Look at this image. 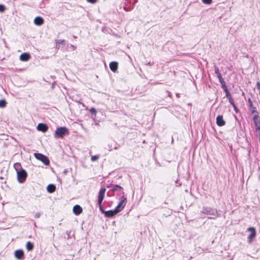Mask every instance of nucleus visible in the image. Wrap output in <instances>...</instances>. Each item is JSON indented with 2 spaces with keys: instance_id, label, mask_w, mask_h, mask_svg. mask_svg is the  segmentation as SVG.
Here are the masks:
<instances>
[{
  "instance_id": "nucleus-1",
  "label": "nucleus",
  "mask_w": 260,
  "mask_h": 260,
  "mask_svg": "<svg viewBox=\"0 0 260 260\" xmlns=\"http://www.w3.org/2000/svg\"><path fill=\"white\" fill-rule=\"evenodd\" d=\"M202 213L204 214L210 215L209 219H214L220 216L216 209L209 207H204L202 210Z\"/></svg>"
},
{
  "instance_id": "nucleus-2",
  "label": "nucleus",
  "mask_w": 260,
  "mask_h": 260,
  "mask_svg": "<svg viewBox=\"0 0 260 260\" xmlns=\"http://www.w3.org/2000/svg\"><path fill=\"white\" fill-rule=\"evenodd\" d=\"M69 134V131L66 127L62 126L57 127L54 133V137L56 138H62L64 136Z\"/></svg>"
},
{
  "instance_id": "nucleus-3",
  "label": "nucleus",
  "mask_w": 260,
  "mask_h": 260,
  "mask_svg": "<svg viewBox=\"0 0 260 260\" xmlns=\"http://www.w3.org/2000/svg\"><path fill=\"white\" fill-rule=\"evenodd\" d=\"M27 177V173L24 169H21L17 172V177L18 181L20 183H24Z\"/></svg>"
},
{
  "instance_id": "nucleus-4",
  "label": "nucleus",
  "mask_w": 260,
  "mask_h": 260,
  "mask_svg": "<svg viewBox=\"0 0 260 260\" xmlns=\"http://www.w3.org/2000/svg\"><path fill=\"white\" fill-rule=\"evenodd\" d=\"M34 156L36 159L41 161L44 165L48 166L50 164V160L46 155L42 153H35Z\"/></svg>"
},
{
  "instance_id": "nucleus-5",
  "label": "nucleus",
  "mask_w": 260,
  "mask_h": 260,
  "mask_svg": "<svg viewBox=\"0 0 260 260\" xmlns=\"http://www.w3.org/2000/svg\"><path fill=\"white\" fill-rule=\"evenodd\" d=\"M126 198L122 196L117 206L115 208L116 212L119 213L124 208L126 203Z\"/></svg>"
},
{
  "instance_id": "nucleus-6",
  "label": "nucleus",
  "mask_w": 260,
  "mask_h": 260,
  "mask_svg": "<svg viewBox=\"0 0 260 260\" xmlns=\"http://www.w3.org/2000/svg\"><path fill=\"white\" fill-rule=\"evenodd\" d=\"M106 191V189L105 188H101L100 190L99 195H98V205H100L102 204V202L104 198V196Z\"/></svg>"
},
{
  "instance_id": "nucleus-7",
  "label": "nucleus",
  "mask_w": 260,
  "mask_h": 260,
  "mask_svg": "<svg viewBox=\"0 0 260 260\" xmlns=\"http://www.w3.org/2000/svg\"><path fill=\"white\" fill-rule=\"evenodd\" d=\"M253 120L256 131H260V117L257 113L253 117Z\"/></svg>"
},
{
  "instance_id": "nucleus-8",
  "label": "nucleus",
  "mask_w": 260,
  "mask_h": 260,
  "mask_svg": "<svg viewBox=\"0 0 260 260\" xmlns=\"http://www.w3.org/2000/svg\"><path fill=\"white\" fill-rule=\"evenodd\" d=\"M248 231L251 232L250 234L248 237V242L250 243L256 236L255 229L253 227H250L248 229Z\"/></svg>"
},
{
  "instance_id": "nucleus-9",
  "label": "nucleus",
  "mask_w": 260,
  "mask_h": 260,
  "mask_svg": "<svg viewBox=\"0 0 260 260\" xmlns=\"http://www.w3.org/2000/svg\"><path fill=\"white\" fill-rule=\"evenodd\" d=\"M37 128L39 131L45 133L48 131V127L47 124L40 123L38 124Z\"/></svg>"
},
{
  "instance_id": "nucleus-10",
  "label": "nucleus",
  "mask_w": 260,
  "mask_h": 260,
  "mask_svg": "<svg viewBox=\"0 0 260 260\" xmlns=\"http://www.w3.org/2000/svg\"><path fill=\"white\" fill-rule=\"evenodd\" d=\"M15 256L19 259H23L24 258V252L21 249H18L15 251Z\"/></svg>"
},
{
  "instance_id": "nucleus-11",
  "label": "nucleus",
  "mask_w": 260,
  "mask_h": 260,
  "mask_svg": "<svg viewBox=\"0 0 260 260\" xmlns=\"http://www.w3.org/2000/svg\"><path fill=\"white\" fill-rule=\"evenodd\" d=\"M83 211L82 208L79 205H76L73 207V212L76 215L80 214Z\"/></svg>"
},
{
  "instance_id": "nucleus-12",
  "label": "nucleus",
  "mask_w": 260,
  "mask_h": 260,
  "mask_svg": "<svg viewBox=\"0 0 260 260\" xmlns=\"http://www.w3.org/2000/svg\"><path fill=\"white\" fill-rule=\"evenodd\" d=\"M216 124L219 126H222L225 125V121L223 119L222 115H218L216 117Z\"/></svg>"
},
{
  "instance_id": "nucleus-13",
  "label": "nucleus",
  "mask_w": 260,
  "mask_h": 260,
  "mask_svg": "<svg viewBox=\"0 0 260 260\" xmlns=\"http://www.w3.org/2000/svg\"><path fill=\"white\" fill-rule=\"evenodd\" d=\"M117 213H118L117 212H116V211L115 209L113 210H111L106 211L105 212H104L105 216L106 217H108V218L112 217Z\"/></svg>"
},
{
  "instance_id": "nucleus-14",
  "label": "nucleus",
  "mask_w": 260,
  "mask_h": 260,
  "mask_svg": "<svg viewBox=\"0 0 260 260\" xmlns=\"http://www.w3.org/2000/svg\"><path fill=\"white\" fill-rule=\"evenodd\" d=\"M34 22L36 25L41 26L44 23V19L40 16H37L34 19Z\"/></svg>"
},
{
  "instance_id": "nucleus-15",
  "label": "nucleus",
  "mask_w": 260,
  "mask_h": 260,
  "mask_svg": "<svg viewBox=\"0 0 260 260\" xmlns=\"http://www.w3.org/2000/svg\"><path fill=\"white\" fill-rule=\"evenodd\" d=\"M107 187H111L113 191H119L123 189V188L121 186L117 184H110L109 186H108Z\"/></svg>"
},
{
  "instance_id": "nucleus-16",
  "label": "nucleus",
  "mask_w": 260,
  "mask_h": 260,
  "mask_svg": "<svg viewBox=\"0 0 260 260\" xmlns=\"http://www.w3.org/2000/svg\"><path fill=\"white\" fill-rule=\"evenodd\" d=\"M20 59L23 61H27L30 58V55L28 53H23L19 57Z\"/></svg>"
},
{
  "instance_id": "nucleus-17",
  "label": "nucleus",
  "mask_w": 260,
  "mask_h": 260,
  "mask_svg": "<svg viewBox=\"0 0 260 260\" xmlns=\"http://www.w3.org/2000/svg\"><path fill=\"white\" fill-rule=\"evenodd\" d=\"M118 66V64L117 62L112 61L110 63L109 67H110V70L112 72H115L117 70Z\"/></svg>"
},
{
  "instance_id": "nucleus-18",
  "label": "nucleus",
  "mask_w": 260,
  "mask_h": 260,
  "mask_svg": "<svg viewBox=\"0 0 260 260\" xmlns=\"http://www.w3.org/2000/svg\"><path fill=\"white\" fill-rule=\"evenodd\" d=\"M56 189V186L55 185L51 184H49L47 187V191L49 193H53Z\"/></svg>"
},
{
  "instance_id": "nucleus-19",
  "label": "nucleus",
  "mask_w": 260,
  "mask_h": 260,
  "mask_svg": "<svg viewBox=\"0 0 260 260\" xmlns=\"http://www.w3.org/2000/svg\"><path fill=\"white\" fill-rule=\"evenodd\" d=\"M34 247V244L28 241L26 244V248L28 251H31Z\"/></svg>"
},
{
  "instance_id": "nucleus-20",
  "label": "nucleus",
  "mask_w": 260,
  "mask_h": 260,
  "mask_svg": "<svg viewBox=\"0 0 260 260\" xmlns=\"http://www.w3.org/2000/svg\"><path fill=\"white\" fill-rule=\"evenodd\" d=\"M214 70H215V73L217 76V77L218 78V80L222 78V76L221 74L220 73L219 71L218 68L216 66H214Z\"/></svg>"
},
{
  "instance_id": "nucleus-21",
  "label": "nucleus",
  "mask_w": 260,
  "mask_h": 260,
  "mask_svg": "<svg viewBox=\"0 0 260 260\" xmlns=\"http://www.w3.org/2000/svg\"><path fill=\"white\" fill-rule=\"evenodd\" d=\"M14 168L17 172V171H19V170H20L21 169H23L22 168L20 163H19V162H16V163L14 164Z\"/></svg>"
},
{
  "instance_id": "nucleus-22",
  "label": "nucleus",
  "mask_w": 260,
  "mask_h": 260,
  "mask_svg": "<svg viewBox=\"0 0 260 260\" xmlns=\"http://www.w3.org/2000/svg\"><path fill=\"white\" fill-rule=\"evenodd\" d=\"M7 102L5 100H0V108H5L6 106Z\"/></svg>"
},
{
  "instance_id": "nucleus-23",
  "label": "nucleus",
  "mask_w": 260,
  "mask_h": 260,
  "mask_svg": "<svg viewBox=\"0 0 260 260\" xmlns=\"http://www.w3.org/2000/svg\"><path fill=\"white\" fill-rule=\"evenodd\" d=\"M219 81L220 83V84L221 85V87H222V88L226 86V84H225V81H224V80L223 78L219 79Z\"/></svg>"
},
{
  "instance_id": "nucleus-24",
  "label": "nucleus",
  "mask_w": 260,
  "mask_h": 260,
  "mask_svg": "<svg viewBox=\"0 0 260 260\" xmlns=\"http://www.w3.org/2000/svg\"><path fill=\"white\" fill-rule=\"evenodd\" d=\"M250 111H251V113L255 114H256L257 113L258 114V112L256 110V108L255 107L253 106V107H250Z\"/></svg>"
},
{
  "instance_id": "nucleus-25",
  "label": "nucleus",
  "mask_w": 260,
  "mask_h": 260,
  "mask_svg": "<svg viewBox=\"0 0 260 260\" xmlns=\"http://www.w3.org/2000/svg\"><path fill=\"white\" fill-rule=\"evenodd\" d=\"M99 158V155H93V156H92L91 157V160L92 161H94L96 160H98Z\"/></svg>"
},
{
  "instance_id": "nucleus-26",
  "label": "nucleus",
  "mask_w": 260,
  "mask_h": 260,
  "mask_svg": "<svg viewBox=\"0 0 260 260\" xmlns=\"http://www.w3.org/2000/svg\"><path fill=\"white\" fill-rule=\"evenodd\" d=\"M89 112L91 114H94V115H95L96 113V110L95 108H91L89 110Z\"/></svg>"
},
{
  "instance_id": "nucleus-27",
  "label": "nucleus",
  "mask_w": 260,
  "mask_h": 260,
  "mask_svg": "<svg viewBox=\"0 0 260 260\" xmlns=\"http://www.w3.org/2000/svg\"><path fill=\"white\" fill-rule=\"evenodd\" d=\"M204 4L209 5L212 3V0H202Z\"/></svg>"
},
{
  "instance_id": "nucleus-28",
  "label": "nucleus",
  "mask_w": 260,
  "mask_h": 260,
  "mask_svg": "<svg viewBox=\"0 0 260 260\" xmlns=\"http://www.w3.org/2000/svg\"><path fill=\"white\" fill-rule=\"evenodd\" d=\"M55 42L56 44H63L65 41L64 40H57Z\"/></svg>"
},
{
  "instance_id": "nucleus-29",
  "label": "nucleus",
  "mask_w": 260,
  "mask_h": 260,
  "mask_svg": "<svg viewBox=\"0 0 260 260\" xmlns=\"http://www.w3.org/2000/svg\"><path fill=\"white\" fill-rule=\"evenodd\" d=\"M6 9L5 6L3 5H0V12H4Z\"/></svg>"
},
{
  "instance_id": "nucleus-30",
  "label": "nucleus",
  "mask_w": 260,
  "mask_h": 260,
  "mask_svg": "<svg viewBox=\"0 0 260 260\" xmlns=\"http://www.w3.org/2000/svg\"><path fill=\"white\" fill-rule=\"evenodd\" d=\"M229 100V101L230 102V103L232 105V106H234L235 104L234 103V100L232 98H230L229 99H228Z\"/></svg>"
},
{
  "instance_id": "nucleus-31",
  "label": "nucleus",
  "mask_w": 260,
  "mask_h": 260,
  "mask_svg": "<svg viewBox=\"0 0 260 260\" xmlns=\"http://www.w3.org/2000/svg\"><path fill=\"white\" fill-rule=\"evenodd\" d=\"M248 104H249V107L250 108L252 107H253L252 102L251 100H250V99H248Z\"/></svg>"
},
{
  "instance_id": "nucleus-32",
  "label": "nucleus",
  "mask_w": 260,
  "mask_h": 260,
  "mask_svg": "<svg viewBox=\"0 0 260 260\" xmlns=\"http://www.w3.org/2000/svg\"><path fill=\"white\" fill-rule=\"evenodd\" d=\"M256 87H257V90L259 91V94L260 95V83L258 82H257L256 83Z\"/></svg>"
},
{
  "instance_id": "nucleus-33",
  "label": "nucleus",
  "mask_w": 260,
  "mask_h": 260,
  "mask_svg": "<svg viewBox=\"0 0 260 260\" xmlns=\"http://www.w3.org/2000/svg\"><path fill=\"white\" fill-rule=\"evenodd\" d=\"M108 150L110 151H112V144L111 143V144H108Z\"/></svg>"
},
{
  "instance_id": "nucleus-34",
  "label": "nucleus",
  "mask_w": 260,
  "mask_h": 260,
  "mask_svg": "<svg viewBox=\"0 0 260 260\" xmlns=\"http://www.w3.org/2000/svg\"><path fill=\"white\" fill-rule=\"evenodd\" d=\"M225 94H226V98H227L228 99H229V98H232L231 94V93H230V92H229V91L226 92L225 93Z\"/></svg>"
},
{
  "instance_id": "nucleus-35",
  "label": "nucleus",
  "mask_w": 260,
  "mask_h": 260,
  "mask_svg": "<svg viewBox=\"0 0 260 260\" xmlns=\"http://www.w3.org/2000/svg\"><path fill=\"white\" fill-rule=\"evenodd\" d=\"M40 216H41V214L39 212H37V213H36V214L35 215V217L36 218H40Z\"/></svg>"
},
{
  "instance_id": "nucleus-36",
  "label": "nucleus",
  "mask_w": 260,
  "mask_h": 260,
  "mask_svg": "<svg viewBox=\"0 0 260 260\" xmlns=\"http://www.w3.org/2000/svg\"><path fill=\"white\" fill-rule=\"evenodd\" d=\"M99 206L100 210L101 212L102 213H104V212H105L106 211H105V210L103 209V208H102V204H101V206H100V205H99Z\"/></svg>"
},
{
  "instance_id": "nucleus-37",
  "label": "nucleus",
  "mask_w": 260,
  "mask_h": 260,
  "mask_svg": "<svg viewBox=\"0 0 260 260\" xmlns=\"http://www.w3.org/2000/svg\"><path fill=\"white\" fill-rule=\"evenodd\" d=\"M233 107L236 113H237L239 112V110H238V108L236 107V106L235 105L234 106H233Z\"/></svg>"
},
{
  "instance_id": "nucleus-38",
  "label": "nucleus",
  "mask_w": 260,
  "mask_h": 260,
  "mask_svg": "<svg viewBox=\"0 0 260 260\" xmlns=\"http://www.w3.org/2000/svg\"><path fill=\"white\" fill-rule=\"evenodd\" d=\"M87 1L91 4H94L97 1V0H87Z\"/></svg>"
},
{
  "instance_id": "nucleus-39",
  "label": "nucleus",
  "mask_w": 260,
  "mask_h": 260,
  "mask_svg": "<svg viewBox=\"0 0 260 260\" xmlns=\"http://www.w3.org/2000/svg\"><path fill=\"white\" fill-rule=\"evenodd\" d=\"M223 90H224V92H225V93H226V92H228V91H229L228 89V88H227V86H225L224 87H223Z\"/></svg>"
},
{
  "instance_id": "nucleus-40",
  "label": "nucleus",
  "mask_w": 260,
  "mask_h": 260,
  "mask_svg": "<svg viewBox=\"0 0 260 260\" xmlns=\"http://www.w3.org/2000/svg\"><path fill=\"white\" fill-rule=\"evenodd\" d=\"M119 145H118L117 144H116L114 148V149H117L119 148Z\"/></svg>"
},
{
  "instance_id": "nucleus-41",
  "label": "nucleus",
  "mask_w": 260,
  "mask_h": 260,
  "mask_svg": "<svg viewBox=\"0 0 260 260\" xmlns=\"http://www.w3.org/2000/svg\"><path fill=\"white\" fill-rule=\"evenodd\" d=\"M118 192V194L119 196L121 195V194H124V192L122 190H119Z\"/></svg>"
},
{
  "instance_id": "nucleus-42",
  "label": "nucleus",
  "mask_w": 260,
  "mask_h": 260,
  "mask_svg": "<svg viewBox=\"0 0 260 260\" xmlns=\"http://www.w3.org/2000/svg\"><path fill=\"white\" fill-rule=\"evenodd\" d=\"M70 47L72 48L73 50H74L76 48V47L73 45H71Z\"/></svg>"
},
{
  "instance_id": "nucleus-43",
  "label": "nucleus",
  "mask_w": 260,
  "mask_h": 260,
  "mask_svg": "<svg viewBox=\"0 0 260 260\" xmlns=\"http://www.w3.org/2000/svg\"><path fill=\"white\" fill-rule=\"evenodd\" d=\"M71 233V232H69V231H67V235H68V237H70V233ZM69 237H68L69 238Z\"/></svg>"
},
{
  "instance_id": "nucleus-44",
  "label": "nucleus",
  "mask_w": 260,
  "mask_h": 260,
  "mask_svg": "<svg viewBox=\"0 0 260 260\" xmlns=\"http://www.w3.org/2000/svg\"><path fill=\"white\" fill-rule=\"evenodd\" d=\"M56 48H59V46H58L57 44L56 45Z\"/></svg>"
}]
</instances>
